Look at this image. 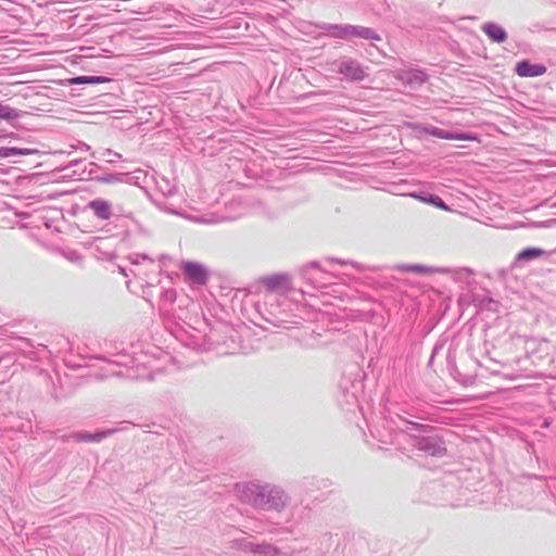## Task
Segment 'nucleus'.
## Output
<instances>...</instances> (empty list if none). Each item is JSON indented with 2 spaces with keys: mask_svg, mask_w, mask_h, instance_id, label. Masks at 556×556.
Returning a JSON list of instances; mask_svg holds the SVG:
<instances>
[{
  "mask_svg": "<svg viewBox=\"0 0 556 556\" xmlns=\"http://www.w3.org/2000/svg\"><path fill=\"white\" fill-rule=\"evenodd\" d=\"M338 73L343 79L357 83L365 79L367 76L366 68L362 66L359 62L353 59H342L338 63Z\"/></svg>",
  "mask_w": 556,
  "mask_h": 556,
  "instance_id": "obj_1",
  "label": "nucleus"
},
{
  "mask_svg": "<svg viewBox=\"0 0 556 556\" xmlns=\"http://www.w3.org/2000/svg\"><path fill=\"white\" fill-rule=\"evenodd\" d=\"M187 278L195 283L203 285L206 282V269L199 263L186 262L181 266Z\"/></svg>",
  "mask_w": 556,
  "mask_h": 556,
  "instance_id": "obj_2",
  "label": "nucleus"
},
{
  "mask_svg": "<svg viewBox=\"0 0 556 556\" xmlns=\"http://www.w3.org/2000/svg\"><path fill=\"white\" fill-rule=\"evenodd\" d=\"M546 72V67L540 64H530L529 62H519L516 65V73L520 77H534L543 75Z\"/></svg>",
  "mask_w": 556,
  "mask_h": 556,
  "instance_id": "obj_3",
  "label": "nucleus"
},
{
  "mask_svg": "<svg viewBox=\"0 0 556 556\" xmlns=\"http://www.w3.org/2000/svg\"><path fill=\"white\" fill-rule=\"evenodd\" d=\"M482 30L486 36H489L493 41L503 42L506 39L505 30L493 23H488L482 26Z\"/></svg>",
  "mask_w": 556,
  "mask_h": 556,
  "instance_id": "obj_4",
  "label": "nucleus"
},
{
  "mask_svg": "<svg viewBox=\"0 0 556 556\" xmlns=\"http://www.w3.org/2000/svg\"><path fill=\"white\" fill-rule=\"evenodd\" d=\"M89 205L97 216L103 219H108L111 216V205L108 201L94 200Z\"/></svg>",
  "mask_w": 556,
  "mask_h": 556,
  "instance_id": "obj_5",
  "label": "nucleus"
},
{
  "mask_svg": "<svg viewBox=\"0 0 556 556\" xmlns=\"http://www.w3.org/2000/svg\"><path fill=\"white\" fill-rule=\"evenodd\" d=\"M113 431H99L96 433H89V432H78L75 434V438L77 441L80 442H100L102 439L110 435Z\"/></svg>",
  "mask_w": 556,
  "mask_h": 556,
  "instance_id": "obj_6",
  "label": "nucleus"
},
{
  "mask_svg": "<svg viewBox=\"0 0 556 556\" xmlns=\"http://www.w3.org/2000/svg\"><path fill=\"white\" fill-rule=\"evenodd\" d=\"M263 282L268 289L276 290V289L287 286L289 280L286 276L274 275V276L266 277L263 280Z\"/></svg>",
  "mask_w": 556,
  "mask_h": 556,
  "instance_id": "obj_7",
  "label": "nucleus"
},
{
  "mask_svg": "<svg viewBox=\"0 0 556 556\" xmlns=\"http://www.w3.org/2000/svg\"><path fill=\"white\" fill-rule=\"evenodd\" d=\"M106 81H109V78L103 76H78L68 80L70 85L103 84Z\"/></svg>",
  "mask_w": 556,
  "mask_h": 556,
  "instance_id": "obj_8",
  "label": "nucleus"
},
{
  "mask_svg": "<svg viewBox=\"0 0 556 556\" xmlns=\"http://www.w3.org/2000/svg\"><path fill=\"white\" fill-rule=\"evenodd\" d=\"M412 197L424 202V203L431 204L440 210H443L446 212L450 211V207L438 195H430L427 198V197H421V195H417V194H412Z\"/></svg>",
  "mask_w": 556,
  "mask_h": 556,
  "instance_id": "obj_9",
  "label": "nucleus"
},
{
  "mask_svg": "<svg viewBox=\"0 0 556 556\" xmlns=\"http://www.w3.org/2000/svg\"><path fill=\"white\" fill-rule=\"evenodd\" d=\"M544 254H545V252L542 249H539V248H528V249H525V250L520 251L517 254V260L518 261H529V260H532V258L540 257V256H542Z\"/></svg>",
  "mask_w": 556,
  "mask_h": 556,
  "instance_id": "obj_10",
  "label": "nucleus"
},
{
  "mask_svg": "<svg viewBox=\"0 0 556 556\" xmlns=\"http://www.w3.org/2000/svg\"><path fill=\"white\" fill-rule=\"evenodd\" d=\"M431 134L441 139H459V140H476L471 135H452L445 130L434 128Z\"/></svg>",
  "mask_w": 556,
  "mask_h": 556,
  "instance_id": "obj_11",
  "label": "nucleus"
},
{
  "mask_svg": "<svg viewBox=\"0 0 556 556\" xmlns=\"http://www.w3.org/2000/svg\"><path fill=\"white\" fill-rule=\"evenodd\" d=\"M18 116L15 110L10 106L0 103V118L5 121L14 119Z\"/></svg>",
  "mask_w": 556,
  "mask_h": 556,
  "instance_id": "obj_12",
  "label": "nucleus"
},
{
  "mask_svg": "<svg viewBox=\"0 0 556 556\" xmlns=\"http://www.w3.org/2000/svg\"><path fill=\"white\" fill-rule=\"evenodd\" d=\"M38 151L34 149H22L15 147H9V155L10 156H25L36 154Z\"/></svg>",
  "mask_w": 556,
  "mask_h": 556,
  "instance_id": "obj_13",
  "label": "nucleus"
},
{
  "mask_svg": "<svg viewBox=\"0 0 556 556\" xmlns=\"http://www.w3.org/2000/svg\"><path fill=\"white\" fill-rule=\"evenodd\" d=\"M353 35L366 38V39H379L378 36L374 35L372 30L369 28H362L361 30L353 31Z\"/></svg>",
  "mask_w": 556,
  "mask_h": 556,
  "instance_id": "obj_14",
  "label": "nucleus"
},
{
  "mask_svg": "<svg viewBox=\"0 0 556 556\" xmlns=\"http://www.w3.org/2000/svg\"><path fill=\"white\" fill-rule=\"evenodd\" d=\"M10 157L9 155V147L0 148V159Z\"/></svg>",
  "mask_w": 556,
  "mask_h": 556,
  "instance_id": "obj_15",
  "label": "nucleus"
}]
</instances>
